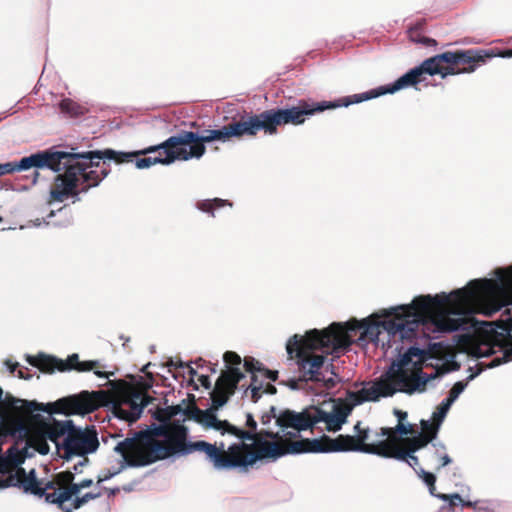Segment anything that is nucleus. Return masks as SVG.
<instances>
[{
  "mask_svg": "<svg viewBox=\"0 0 512 512\" xmlns=\"http://www.w3.org/2000/svg\"><path fill=\"white\" fill-rule=\"evenodd\" d=\"M456 289L450 293H439L434 296L425 295L415 297L410 304L390 307L379 311L376 316L383 318L378 322H370L367 319L362 321L352 320L347 323L334 322L323 330L313 329L310 339L314 341L312 347H328V351L340 355L354 341V336L361 331L359 340H370L376 345L388 348L395 346L398 353L397 359L393 360L388 369L375 381L364 385L355 393L374 384L381 385V391L392 388L396 393L407 395L424 393L428 387H434V381L442 374L439 370L433 373H425L422 370V363L425 360L426 352L423 349L410 345L404 350L399 347V342H411L425 329L433 332H452L464 327L463 312H461L460 300L457 301ZM348 391L347 393H349ZM348 394H346L347 396ZM365 400L364 402H366ZM376 402V400H372Z\"/></svg>",
  "mask_w": 512,
  "mask_h": 512,
  "instance_id": "1",
  "label": "nucleus"
},
{
  "mask_svg": "<svg viewBox=\"0 0 512 512\" xmlns=\"http://www.w3.org/2000/svg\"><path fill=\"white\" fill-rule=\"evenodd\" d=\"M380 387L381 385L374 384L363 389L360 393L349 392L344 401H333L324 404L322 407L310 406L301 412L286 409L277 415L275 407H271L272 415L264 414L261 421L264 426H268L274 420L278 428L277 431L267 427L257 432L256 421L251 414H247L246 425L251 431L246 432L256 435L259 439L251 446L250 452H257L272 443H276L282 449L287 450L293 443H288V439L296 438L299 432L312 428L320 422L325 423L328 431L337 432L342 428L355 406L364 403L365 400H377L381 395H391L396 391L389 387L383 393Z\"/></svg>",
  "mask_w": 512,
  "mask_h": 512,
  "instance_id": "2",
  "label": "nucleus"
},
{
  "mask_svg": "<svg viewBox=\"0 0 512 512\" xmlns=\"http://www.w3.org/2000/svg\"><path fill=\"white\" fill-rule=\"evenodd\" d=\"M28 412L42 411L48 414L47 420L40 424L31 438L32 447L40 454L50 452L49 442L54 444L57 455L69 461L74 457H83L94 453L99 447L94 429L76 427L72 420L63 421L53 418V414L85 415L95 410L96 404L88 392L64 397L54 403L42 404L37 401L18 400Z\"/></svg>",
  "mask_w": 512,
  "mask_h": 512,
  "instance_id": "3",
  "label": "nucleus"
},
{
  "mask_svg": "<svg viewBox=\"0 0 512 512\" xmlns=\"http://www.w3.org/2000/svg\"><path fill=\"white\" fill-rule=\"evenodd\" d=\"M165 419L168 423L157 428V435L162 440H150L143 432L135 433L118 441L113 450L122 457V468L147 466L159 460L186 456L194 451L204 452L214 469L230 470L239 465L226 459L221 450L206 441H188V428L179 419Z\"/></svg>",
  "mask_w": 512,
  "mask_h": 512,
  "instance_id": "4",
  "label": "nucleus"
},
{
  "mask_svg": "<svg viewBox=\"0 0 512 512\" xmlns=\"http://www.w3.org/2000/svg\"><path fill=\"white\" fill-rule=\"evenodd\" d=\"M164 414L167 419H179L180 423L181 421L184 422L186 419L195 420L207 428L215 429L222 434L234 436L236 441L228 446L227 456L224 455L225 445L223 443H221L218 449L221 450L222 455L226 459L240 463L234 466V468H239L242 471H246L248 466L255 464L258 460L264 458L276 460L286 455V451L276 443H272L257 452H250L251 446L258 440L257 436L245 432L226 420H219L212 410L202 411L195 405H188L185 408L177 405L166 408Z\"/></svg>",
  "mask_w": 512,
  "mask_h": 512,
  "instance_id": "5",
  "label": "nucleus"
},
{
  "mask_svg": "<svg viewBox=\"0 0 512 512\" xmlns=\"http://www.w3.org/2000/svg\"><path fill=\"white\" fill-rule=\"evenodd\" d=\"M471 326L465 330L473 329L478 336L469 347V355L478 360L477 370L471 373L465 381L456 382L449 390L445 402L451 406L466 389L469 381L473 380L482 371L495 368L512 360V319L504 321L485 322L471 317Z\"/></svg>",
  "mask_w": 512,
  "mask_h": 512,
  "instance_id": "6",
  "label": "nucleus"
},
{
  "mask_svg": "<svg viewBox=\"0 0 512 512\" xmlns=\"http://www.w3.org/2000/svg\"><path fill=\"white\" fill-rule=\"evenodd\" d=\"M159 150L164 151V157L139 158L136 160L135 166L138 169H145L155 164L170 165L180 160V153L177 146H166L165 141L135 152H121L113 149L77 152L75 149V174L77 180H79L76 183V200H80V193H87L91 188L97 187L102 180L108 176L110 172L109 169L101 168L98 170L101 160L104 162L106 160L115 161L116 163L129 162L132 161L134 157L154 153Z\"/></svg>",
  "mask_w": 512,
  "mask_h": 512,
  "instance_id": "7",
  "label": "nucleus"
},
{
  "mask_svg": "<svg viewBox=\"0 0 512 512\" xmlns=\"http://www.w3.org/2000/svg\"><path fill=\"white\" fill-rule=\"evenodd\" d=\"M75 148L71 151H51L43 150L33 153L27 157H23L18 162H6L0 164V177L16 171H26L31 168L36 170L32 175V184L38 182L40 173L38 169H49L58 173L54 178L53 186L50 190V200L52 202H63L69 197L76 200V183L75 174Z\"/></svg>",
  "mask_w": 512,
  "mask_h": 512,
  "instance_id": "8",
  "label": "nucleus"
},
{
  "mask_svg": "<svg viewBox=\"0 0 512 512\" xmlns=\"http://www.w3.org/2000/svg\"><path fill=\"white\" fill-rule=\"evenodd\" d=\"M460 300L463 322L466 329L471 326V317L482 313L492 316L505 306L512 305V265L507 269L497 268L494 278L474 279L462 288L456 289Z\"/></svg>",
  "mask_w": 512,
  "mask_h": 512,
  "instance_id": "9",
  "label": "nucleus"
},
{
  "mask_svg": "<svg viewBox=\"0 0 512 512\" xmlns=\"http://www.w3.org/2000/svg\"><path fill=\"white\" fill-rule=\"evenodd\" d=\"M371 430L362 428L361 422L354 426V435H339L336 438L324 436L320 439L294 441L286 451V454L329 453V452H361L373 455H385L379 452L381 440L368 443Z\"/></svg>",
  "mask_w": 512,
  "mask_h": 512,
  "instance_id": "10",
  "label": "nucleus"
},
{
  "mask_svg": "<svg viewBox=\"0 0 512 512\" xmlns=\"http://www.w3.org/2000/svg\"><path fill=\"white\" fill-rule=\"evenodd\" d=\"M312 331L313 330L308 331L304 336L295 334L290 337L286 343V351L290 358H297V364L303 372L304 377L311 381L320 382V369L324 365L325 357L323 355H315L311 357V352L319 349L327 354L333 355L334 357H339L340 355H336L328 351V347H312L314 344L312 338L310 339V333Z\"/></svg>",
  "mask_w": 512,
  "mask_h": 512,
  "instance_id": "11",
  "label": "nucleus"
},
{
  "mask_svg": "<svg viewBox=\"0 0 512 512\" xmlns=\"http://www.w3.org/2000/svg\"><path fill=\"white\" fill-rule=\"evenodd\" d=\"M27 361L30 365L38 367L41 371L46 373H52L55 370H76L78 372L93 371L97 377L105 380H109L111 376H114V372L101 370V368H104V365L99 360L80 361L77 353L71 354L65 361L44 353H40L37 356L28 355Z\"/></svg>",
  "mask_w": 512,
  "mask_h": 512,
  "instance_id": "12",
  "label": "nucleus"
},
{
  "mask_svg": "<svg viewBox=\"0 0 512 512\" xmlns=\"http://www.w3.org/2000/svg\"><path fill=\"white\" fill-rule=\"evenodd\" d=\"M22 462L23 460L15 455L0 456V490L7 487H19L25 493L38 496L43 493L40 490L41 482L37 479L34 469L26 473L21 466Z\"/></svg>",
  "mask_w": 512,
  "mask_h": 512,
  "instance_id": "13",
  "label": "nucleus"
},
{
  "mask_svg": "<svg viewBox=\"0 0 512 512\" xmlns=\"http://www.w3.org/2000/svg\"><path fill=\"white\" fill-rule=\"evenodd\" d=\"M153 384L154 379L152 373H147L145 377H141L138 381V386L143 391L133 392L130 396L122 400L112 402L111 413L114 417L130 424L137 421L141 417L143 409L153 400V398L147 394V391L153 387Z\"/></svg>",
  "mask_w": 512,
  "mask_h": 512,
  "instance_id": "14",
  "label": "nucleus"
},
{
  "mask_svg": "<svg viewBox=\"0 0 512 512\" xmlns=\"http://www.w3.org/2000/svg\"><path fill=\"white\" fill-rule=\"evenodd\" d=\"M223 360L227 370L222 372L217 379L212 393V407L216 410L227 403L230 396L234 394L240 380L244 378V373L240 369L242 359L236 352H225Z\"/></svg>",
  "mask_w": 512,
  "mask_h": 512,
  "instance_id": "15",
  "label": "nucleus"
},
{
  "mask_svg": "<svg viewBox=\"0 0 512 512\" xmlns=\"http://www.w3.org/2000/svg\"><path fill=\"white\" fill-rule=\"evenodd\" d=\"M212 130H205L202 134L192 131H180L165 140L166 146H177L181 161L200 159L206 151L204 143L214 141Z\"/></svg>",
  "mask_w": 512,
  "mask_h": 512,
  "instance_id": "16",
  "label": "nucleus"
},
{
  "mask_svg": "<svg viewBox=\"0 0 512 512\" xmlns=\"http://www.w3.org/2000/svg\"><path fill=\"white\" fill-rule=\"evenodd\" d=\"M348 97H341L333 101L308 102L300 101L298 105L288 108H279L285 125H302L307 116L321 113L325 110L336 109L340 107H349Z\"/></svg>",
  "mask_w": 512,
  "mask_h": 512,
  "instance_id": "17",
  "label": "nucleus"
},
{
  "mask_svg": "<svg viewBox=\"0 0 512 512\" xmlns=\"http://www.w3.org/2000/svg\"><path fill=\"white\" fill-rule=\"evenodd\" d=\"M421 76L422 74L420 72V68H417L416 66L410 69L408 72H406L404 75L399 77L395 82L391 84L379 86L375 89H371L363 93L347 96L348 101L350 102V105H352L362 103L364 101H368L385 94H393L409 86H414L418 84L421 81Z\"/></svg>",
  "mask_w": 512,
  "mask_h": 512,
  "instance_id": "18",
  "label": "nucleus"
},
{
  "mask_svg": "<svg viewBox=\"0 0 512 512\" xmlns=\"http://www.w3.org/2000/svg\"><path fill=\"white\" fill-rule=\"evenodd\" d=\"M472 51H457V52H444L442 54L436 55V59L439 62L448 63V64H457V63H468L470 66L464 69L462 72L471 73L476 69L475 62L483 61L481 56H472Z\"/></svg>",
  "mask_w": 512,
  "mask_h": 512,
  "instance_id": "19",
  "label": "nucleus"
},
{
  "mask_svg": "<svg viewBox=\"0 0 512 512\" xmlns=\"http://www.w3.org/2000/svg\"><path fill=\"white\" fill-rule=\"evenodd\" d=\"M231 138H241L245 135L255 136L261 131L258 114L248 117L246 120L229 123Z\"/></svg>",
  "mask_w": 512,
  "mask_h": 512,
  "instance_id": "20",
  "label": "nucleus"
},
{
  "mask_svg": "<svg viewBox=\"0 0 512 512\" xmlns=\"http://www.w3.org/2000/svg\"><path fill=\"white\" fill-rule=\"evenodd\" d=\"M261 131L268 135H276L278 126L285 125L279 108L268 109L258 114Z\"/></svg>",
  "mask_w": 512,
  "mask_h": 512,
  "instance_id": "21",
  "label": "nucleus"
},
{
  "mask_svg": "<svg viewBox=\"0 0 512 512\" xmlns=\"http://www.w3.org/2000/svg\"><path fill=\"white\" fill-rule=\"evenodd\" d=\"M417 68H420L422 75L428 74L433 76L439 74L442 78H446L448 75L461 73V71H456L452 67L444 68L442 63L436 59V55L424 60L420 65L417 66Z\"/></svg>",
  "mask_w": 512,
  "mask_h": 512,
  "instance_id": "22",
  "label": "nucleus"
},
{
  "mask_svg": "<svg viewBox=\"0 0 512 512\" xmlns=\"http://www.w3.org/2000/svg\"><path fill=\"white\" fill-rule=\"evenodd\" d=\"M450 408H451V405L443 400L438 405V407L436 408V410L433 413L432 418L435 423L432 424L429 420H422L421 421L422 429L426 430V431L433 430V437H436L438 430L440 428V425L444 421Z\"/></svg>",
  "mask_w": 512,
  "mask_h": 512,
  "instance_id": "23",
  "label": "nucleus"
},
{
  "mask_svg": "<svg viewBox=\"0 0 512 512\" xmlns=\"http://www.w3.org/2000/svg\"><path fill=\"white\" fill-rule=\"evenodd\" d=\"M59 108L61 113L71 118L82 116L88 111L84 105L79 104L70 98L62 99L59 103Z\"/></svg>",
  "mask_w": 512,
  "mask_h": 512,
  "instance_id": "24",
  "label": "nucleus"
},
{
  "mask_svg": "<svg viewBox=\"0 0 512 512\" xmlns=\"http://www.w3.org/2000/svg\"><path fill=\"white\" fill-rule=\"evenodd\" d=\"M379 452H382L386 455H379L383 458H394L396 460L405 461L407 457H409L410 450L405 451L397 448L395 445H392L387 442L385 439H381V446Z\"/></svg>",
  "mask_w": 512,
  "mask_h": 512,
  "instance_id": "25",
  "label": "nucleus"
},
{
  "mask_svg": "<svg viewBox=\"0 0 512 512\" xmlns=\"http://www.w3.org/2000/svg\"><path fill=\"white\" fill-rule=\"evenodd\" d=\"M225 205L231 206L228 201L220 199V198H214V199H207V200H201L196 203V208L204 213H208L211 216H215V211L219 208L224 207Z\"/></svg>",
  "mask_w": 512,
  "mask_h": 512,
  "instance_id": "26",
  "label": "nucleus"
},
{
  "mask_svg": "<svg viewBox=\"0 0 512 512\" xmlns=\"http://www.w3.org/2000/svg\"><path fill=\"white\" fill-rule=\"evenodd\" d=\"M436 437H433V430L427 431V434L419 433L409 441L410 452L415 453L421 448L425 447L428 443L432 442Z\"/></svg>",
  "mask_w": 512,
  "mask_h": 512,
  "instance_id": "27",
  "label": "nucleus"
},
{
  "mask_svg": "<svg viewBox=\"0 0 512 512\" xmlns=\"http://www.w3.org/2000/svg\"><path fill=\"white\" fill-rule=\"evenodd\" d=\"M412 426L410 424L398 423L397 426L392 428L383 427L379 432H376L378 438H390L394 434L407 435L411 432Z\"/></svg>",
  "mask_w": 512,
  "mask_h": 512,
  "instance_id": "28",
  "label": "nucleus"
},
{
  "mask_svg": "<svg viewBox=\"0 0 512 512\" xmlns=\"http://www.w3.org/2000/svg\"><path fill=\"white\" fill-rule=\"evenodd\" d=\"M258 372L252 373L251 383L248 386V389L251 392V398L254 402H257L261 398V391L264 388V378H259Z\"/></svg>",
  "mask_w": 512,
  "mask_h": 512,
  "instance_id": "29",
  "label": "nucleus"
},
{
  "mask_svg": "<svg viewBox=\"0 0 512 512\" xmlns=\"http://www.w3.org/2000/svg\"><path fill=\"white\" fill-rule=\"evenodd\" d=\"M416 474L428 486L430 495H435L436 477L433 473L425 471L423 468L415 469Z\"/></svg>",
  "mask_w": 512,
  "mask_h": 512,
  "instance_id": "30",
  "label": "nucleus"
},
{
  "mask_svg": "<svg viewBox=\"0 0 512 512\" xmlns=\"http://www.w3.org/2000/svg\"><path fill=\"white\" fill-rule=\"evenodd\" d=\"M98 497H100V493H91V492H89V493L84 494L81 497H75L72 500L71 505H73L74 509H79L84 504L88 503L90 500L96 499Z\"/></svg>",
  "mask_w": 512,
  "mask_h": 512,
  "instance_id": "31",
  "label": "nucleus"
},
{
  "mask_svg": "<svg viewBox=\"0 0 512 512\" xmlns=\"http://www.w3.org/2000/svg\"><path fill=\"white\" fill-rule=\"evenodd\" d=\"M212 133H213L212 137H214V141L217 140V141H221V142H226L231 138L229 124L219 128V129H212Z\"/></svg>",
  "mask_w": 512,
  "mask_h": 512,
  "instance_id": "32",
  "label": "nucleus"
},
{
  "mask_svg": "<svg viewBox=\"0 0 512 512\" xmlns=\"http://www.w3.org/2000/svg\"><path fill=\"white\" fill-rule=\"evenodd\" d=\"M81 491L79 483H71L67 488L62 490V500H66V502L73 500L72 497L77 495Z\"/></svg>",
  "mask_w": 512,
  "mask_h": 512,
  "instance_id": "33",
  "label": "nucleus"
},
{
  "mask_svg": "<svg viewBox=\"0 0 512 512\" xmlns=\"http://www.w3.org/2000/svg\"><path fill=\"white\" fill-rule=\"evenodd\" d=\"M243 366L245 367V370L251 374L261 371V364L254 358H245Z\"/></svg>",
  "mask_w": 512,
  "mask_h": 512,
  "instance_id": "34",
  "label": "nucleus"
},
{
  "mask_svg": "<svg viewBox=\"0 0 512 512\" xmlns=\"http://www.w3.org/2000/svg\"><path fill=\"white\" fill-rule=\"evenodd\" d=\"M61 496H62V491H60L59 493H57V492H53V493L45 492V495L43 497H45V501L47 503L62 505V502H66V500H62Z\"/></svg>",
  "mask_w": 512,
  "mask_h": 512,
  "instance_id": "35",
  "label": "nucleus"
},
{
  "mask_svg": "<svg viewBox=\"0 0 512 512\" xmlns=\"http://www.w3.org/2000/svg\"><path fill=\"white\" fill-rule=\"evenodd\" d=\"M433 446L436 448V454L441 460V467H444L451 463V458L447 454H440V450H444L445 447L442 443H434Z\"/></svg>",
  "mask_w": 512,
  "mask_h": 512,
  "instance_id": "36",
  "label": "nucleus"
},
{
  "mask_svg": "<svg viewBox=\"0 0 512 512\" xmlns=\"http://www.w3.org/2000/svg\"><path fill=\"white\" fill-rule=\"evenodd\" d=\"M125 468H122V461L120 462V467L117 470L114 471H108L105 475H99L98 476V483L105 482L109 480L110 478L114 477L115 475L119 474L121 471H123Z\"/></svg>",
  "mask_w": 512,
  "mask_h": 512,
  "instance_id": "37",
  "label": "nucleus"
},
{
  "mask_svg": "<svg viewBox=\"0 0 512 512\" xmlns=\"http://www.w3.org/2000/svg\"><path fill=\"white\" fill-rule=\"evenodd\" d=\"M259 373H260V377H263L264 379H268L270 381H275L278 377L277 371L267 370L262 367H261V371Z\"/></svg>",
  "mask_w": 512,
  "mask_h": 512,
  "instance_id": "38",
  "label": "nucleus"
},
{
  "mask_svg": "<svg viewBox=\"0 0 512 512\" xmlns=\"http://www.w3.org/2000/svg\"><path fill=\"white\" fill-rule=\"evenodd\" d=\"M433 497H436L442 501H446V502H449L451 501L452 502V498H459V494L458 493H453V494H443V493H436L435 492V495H432Z\"/></svg>",
  "mask_w": 512,
  "mask_h": 512,
  "instance_id": "39",
  "label": "nucleus"
},
{
  "mask_svg": "<svg viewBox=\"0 0 512 512\" xmlns=\"http://www.w3.org/2000/svg\"><path fill=\"white\" fill-rule=\"evenodd\" d=\"M406 463L415 470L417 469V466L419 464L418 457L415 456L413 452H410L409 457H407ZM419 468L420 467H418V469Z\"/></svg>",
  "mask_w": 512,
  "mask_h": 512,
  "instance_id": "40",
  "label": "nucleus"
},
{
  "mask_svg": "<svg viewBox=\"0 0 512 512\" xmlns=\"http://www.w3.org/2000/svg\"><path fill=\"white\" fill-rule=\"evenodd\" d=\"M81 459L79 460V462L77 464L74 465L73 467V470L76 472V473H81L82 472V468L87 465V463L89 462L88 458L86 456H83V457H80Z\"/></svg>",
  "mask_w": 512,
  "mask_h": 512,
  "instance_id": "41",
  "label": "nucleus"
},
{
  "mask_svg": "<svg viewBox=\"0 0 512 512\" xmlns=\"http://www.w3.org/2000/svg\"><path fill=\"white\" fill-rule=\"evenodd\" d=\"M263 393H266V394H275L276 393V388L274 385H272L271 383H265L264 382V388L262 389L261 391V395Z\"/></svg>",
  "mask_w": 512,
  "mask_h": 512,
  "instance_id": "42",
  "label": "nucleus"
},
{
  "mask_svg": "<svg viewBox=\"0 0 512 512\" xmlns=\"http://www.w3.org/2000/svg\"><path fill=\"white\" fill-rule=\"evenodd\" d=\"M166 366L171 369V368H184L185 367V364L182 362V361H177L175 362L173 359H169Z\"/></svg>",
  "mask_w": 512,
  "mask_h": 512,
  "instance_id": "43",
  "label": "nucleus"
},
{
  "mask_svg": "<svg viewBox=\"0 0 512 512\" xmlns=\"http://www.w3.org/2000/svg\"><path fill=\"white\" fill-rule=\"evenodd\" d=\"M395 415L398 418V423H404V421L407 419V413L401 410H395Z\"/></svg>",
  "mask_w": 512,
  "mask_h": 512,
  "instance_id": "44",
  "label": "nucleus"
},
{
  "mask_svg": "<svg viewBox=\"0 0 512 512\" xmlns=\"http://www.w3.org/2000/svg\"><path fill=\"white\" fill-rule=\"evenodd\" d=\"M320 381H323L326 385L327 388H332L335 386L336 384V381L333 377H330V378H324V376L321 375V380Z\"/></svg>",
  "mask_w": 512,
  "mask_h": 512,
  "instance_id": "45",
  "label": "nucleus"
},
{
  "mask_svg": "<svg viewBox=\"0 0 512 512\" xmlns=\"http://www.w3.org/2000/svg\"><path fill=\"white\" fill-rule=\"evenodd\" d=\"M54 487V483L52 481H48L45 483L43 487L40 486V490L43 491V493L38 494V497H43L45 495V492L47 490L52 489Z\"/></svg>",
  "mask_w": 512,
  "mask_h": 512,
  "instance_id": "46",
  "label": "nucleus"
},
{
  "mask_svg": "<svg viewBox=\"0 0 512 512\" xmlns=\"http://www.w3.org/2000/svg\"><path fill=\"white\" fill-rule=\"evenodd\" d=\"M420 41L427 46H434L437 43L435 39L429 37H423Z\"/></svg>",
  "mask_w": 512,
  "mask_h": 512,
  "instance_id": "47",
  "label": "nucleus"
},
{
  "mask_svg": "<svg viewBox=\"0 0 512 512\" xmlns=\"http://www.w3.org/2000/svg\"><path fill=\"white\" fill-rule=\"evenodd\" d=\"M81 490L84 488H88L93 484L92 479H84L81 482H79Z\"/></svg>",
  "mask_w": 512,
  "mask_h": 512,
  "instance_id": "48",
  "label": "nucleus"
},
{
  "mask_svg": "<svg viewBox=\"0 0 512 512\" xmlns=\"http://www.w3.org/2000/svg\"><path fill=\"white\" fill-rule=\"evenodd\" d=\"M5 365L8 367L11 373H14V371L18 367V363H13L10 360H6Z\"/></svg>",
  "mask_w": 512,
  "mask_h": 512,
  "instance_id": "49",
  "label": "nucleus"
},
{
  "mask_svg": "<svg viewBox=\"0 0 512 512\" xmlns=\"http://www.w3.org/2000/svg\"><path fill=\"white\" fill-rule=\"evenodd\" d=\"M66 502H62V505H58L59 508L63 511V512H73L72 510L74 509L73 506L72 507H69L65 504Z\"/></svg>",
  "mask_w": 512,
  "mask_h": 512,
  "instance_id": "50",
  "label": "nucleus"
},
{
  "mask_svg": "<svg viewBox=\"0 0 512 512\" xmlns=\"http://www.w3.org/2000/svg\"><path fill=\"white\" fill-rule=\"evenodd\" d=\"M462 506L476 508L477 502L462 500Z\"/></svg>",
  "mask_w": 512,
  "mask_h": 512,
  "instance_id": "51",
  "label": "nucleus"
},
{
  "mask_svg": "<svg viewBox=\"0 0 512 512\" xmlns=\"http://www.w3.org/2000/svg\"><path fill=\"white\" fill-rule=\"evenodd\" d=\"M200 380H201V383H202V385H203V386H205V387H207V388L210 386V382H209V378H208V376H203V375H202V376L200 377Z\"/></svg>",
  "mask_w": 512,
  "mask_h": 512,
  "instance_id": "52",
  "label": "nucleus"
},
{
  "mask_svg": "<svg viewBox=\"0 0 512 512\" xmlns=\"http://www.w3.org/2000/svg\"><path fill=\"white\" fill-rule=\"evenodd\" d=\"M462 500H463V499H462V498H461V496L459 495V498H452V502H451V501H449V505H450L451 507H453V506H455L457 503H461V502H462Z\"/></svg>",
  "mask_w": 512,
  "mask_h": 512,
  "instance_id": "53",
  "label": "nucleus"
},
{
  "mask_svg": "<svg viewBox=\"0 0 512 512\" xmlns=\"http://www.w3.org/2000/svg\"><path fill=\"white\" fill-rule=\"evenodd\" d=\"M501 56L504 58L512 57V50L505 51Z\"/></svg>",
  "mask_w": 512,
  "mask_h": 512,
  "instance_id": "54",
  "label": "nucleus"
},
{
  "mask_svg": "<svg viewBox=\"0 0 512 512\" xmlns=\"http://www.w3.org/2000/svg\"><path fill=\"white\" fill-rule=\"evenodd\" d=\"M110 495H115L117 492H119V488H111L108 490Z\"/></svg>",
  "mask_w": 512,
  "mask_h": 512,
  "instance_id": "55",
  "label": "nucleus"
},
{
  "mask_svg": "<svg viewBox=\"0 0 512 512\" xmlns=\"http://www.w3.org/2000/svg\"><path fill=\"white\" fill-rule=\"evenodd\" d=\"M151 365H152L151 363L146 364L145 366H143V368H142V370H141V371H142V372H144V373H145V375H146L147 373H149L147 370H148V368H149Z\"/></svg>",
  "mask_w": 512,
  "mask_h": 512,
  "instance_id": "56",
  "label": "nucleus"
},
{
  "mask_svg": "<svg viewBox=\"0 0 512 512\" xmlns=\"http://www.w3.org/2000/svg\"><path fill=\"white\" fill-rule=\"evenodd\" d=\"M290 387H291L292 389H296V388H297V382H296L295 380H291V381H290Z\"/></svg>",
  "mask_w": 512,
  "mask_h": 512,
  "instance_id": "57",
  "label": "nucleus"
},
{
  "mask_svg": "<svg viewBox=\"0 0 512 512\" xmlns=\"http://www.w3.org/2000/svg\"><path fill=\"white\" fill-rule=\"evenodd\" d=\"M73 478H74L73 473H72V472H68V473H67V480L72 481V480H73Z\"/></svg>",
  "mask_w": 512,
  "mask_h": 512,
  "instance_id": "58",
  "label": "nucleus"
},
{
  "mask_svg": "<svg viewBox=\"0 0 512 512\" xmlns=\"http://www.w3.org/2000/svg\"><path fill=\"white\" fill-rule=\"evenodd\" d=\"M326 369H330V370H331V373H332L333 375H335V373L333 372V365H332V364L327 365Z\"/></svg>",
  "mask_w": 512,
  "mask_h": 512,
  "instance_id": "59",
  "label": "nucleus"
},
{
  "mask_svg": "<svg viewBox=\"0 0 512 512\" xmlns=\"http://www.w3.org/2000/svg\"><path fill=\"white\" fill-rule=\"evenodd\" d=\"M188 368H189V372L191 375L196 373V371L192 367H188Z\"/></svg>",
  "mask_w": 512,
  "mask_h": 512,
  "instance_id": "60",
  "label": "nucleus"
},
{
  "mask_svg": "<svg viewBox=\"0 0 512 512\" xmlns=\"http://www.w3.org/2000/svg\"><path fill=\"white\" fill-rule=\"evenodd\" d=\"M19 377H20V378H26V377L24 376V374H23L21 371H19Z\"/></svg>",
  "mask_w": 512,
  "mask_h": 512,
  "instance_id": "61",
  "label": "nucleus"
},
{
  "mask_svg": "<svg viewBox=\"0 0 512 512\" xmlns=\"http://www.w3.org/2000/svg\"><path fill=\"white\" fill-rule=\"evenodd\" d=\"M109 509H110V508H109V505H108V504H106V505H105V510H106V512H108V511H109Z\"/></svg>",
  "mask_w": 512,
  "mask_h": 512,
  "instance_id": "62",
  "label": "nucleus"
},
{
  "mask_svg": "<svg viewBox=\"0 0 512 512\" xmlns=\"http://www.w3.org/2000/svg\"><path fill=\"white\" fill-rule=\"evenodd\" d=\"M124 490L125 491H131V488L130 487H124Z\"/></svg>",
  "mask_w": 512,
  "mask_h": 512,
  "instance_id": "63",
  "label": "nucleus"
},
{
  "mask_svg": "<svg viewBox=\"0 0 512 512\" xmlns=\"http://www.w3.org/2000/svg\"><path fill=\"white\" fill-rule=\"evenodd\" d=\"M52 216H54V212L53 211H51L50 214H49V217H52Z\"/></svg>",
  "mask_w": 512,
  "mask_h": 512,
  "instance_id": "64",
  "label": "nucleus"
}]
</instances>
